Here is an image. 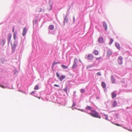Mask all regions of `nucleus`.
I'll list each match as a JSON object with an SVG mask.
<instances>
[{"mask_svg":"<svg viewBox=\"0 0 132 132\" xmlns=\"http://www.w3.org/2000/svg\"><path fill=\"white\" fill-rule=\"evenodd\" d=\"M113 41V40L112 39H111L110 40V44H112Z\"/></svg>","mask_w":132,"mask_h":132,"instance_id":"nucleus-29","label":"nucleus"},{"mask_svg":"<svg viewBox=\"0 0 132 132\" xmlns=\"http://www.w3.org/2000/svg\"><path fill=\"white\" fill-rule=\"evenodd\" d=\"M94 56L92 54H89L87 57V60H92L94 58Z\"/></svg>","mask_w":132,"mask_h":132,"instance_id":"nucleus-3","label":"nucleus"},{"mask_svg":"<svg viewBox=\"0 0 132 132\" xmlns=\"http://www.w3.org/2000/svg\"><path fill=\"white\" fill-rule=\"evenodd\" d=\"M101 58V57H97V58H96V60H98L99 59H100Z\"/></svg>","mask_w":132,"mask_h":132,"instance_id":"nucleus-32","label":"nucleus"},{"mask_svg":"<svg viewBox=\"0 0 132 132\" xmlns=\"http://www.w3.org/2000/svg\"><path fill=\"white\" fill-rule=\"evenodd\" d=\"M93 53L95 55H97L98 54V52L96 50H94L93 51Z\"/></svg>","mask_w":132,"mask_h":132,"instance_id":"nucleus-11","label":"nucleus"},{"mask_svg":"<svg viewBox=\"0 0 132 132\" xmlns=\"http://www.w3.org/2000/svg\"><path fill=\"white\" fill-rule=\"evenodd\" d=\"M38 86L37 85H36L34 88L35 90H38Z\"/></svg>","mask_w":132,"mask_h":132,"instance_id":"nucleus-22","label":"nucleus"},{"mask_svg":"<svg viewBox=\"0 0 132 132\" xmlns=\"http://www.w3.org/2000/svg\"><path fill=\"white\" fill-rule=\"evenodd\" d=\"M54 26L53 25H50L49 27V29L51 30H53L54 29Z\"/></svg>","mask_w":132,"mask_h":132,"instance_id":"nucleus-14","label":"nucleus"},{"mask_svg":"<svg viewBox=\"0 0 132 132\" xmlns=\"http://www.w3.org/2000/svg\"><path fill=\"white\" fill-rule=\"evenodd\" d=\"M12 37V35L11 34H9L8 35V41L9 43L11 41V39Z\"/></svg>","mask_w":132,"mask_h":132,"instance_id":"nucleus-13","label":"nucleus"},{"mask_svg":"<svg viewBox=\"0 0 132 132\" xmlns=\"http://www.w3.org/2000/svg\"><path fill=\"white\" fill-rule=\"evenodd\" d=\"M76 105L75 103V102H73V104L72 106H75Z\"/></svg>","mask_w":132,"mask_h":132,"instance_id":"nucleus-33","label":"nucleus"},{"mask_svg":"<svg viewBox=\"0 0 132 132\" xmlns=\"http://www.w3.org/2000/svg\"><path fill=\"white\" fill-rule=\"evenodd\" d=\"M64 90L65 91V92H67V86L65 88H64Z\"/></svg>","mask_w":132,"mask_h":132,"instance_id":"nucleus-24","label":"nucleus"},{"mask_svg":"<svg viewBox=\"0 0 132 132\" xmlns=\"http://www.w3.org/2000/svg\"><path fill=\"white\" fill-rule=\"evenodd\" d=\"M13 32H14V28H13Z\"/></svg>","mask_w":132,"mask_h":132,"instance_id":"nucleus-38","label":"nucleus"},{"mask_svg":"<svg viewBox=\"0 0 132 132\" xmlns=\"http://www.w3.org/2000/svg\"><path fill=\"white\" fill-rule=\"evenodd\" d=\"M6 88V87H4V86H3V87L2 88Z\"/></svg>","mask_w":132,"mask_h":132,"instance_id":"nucleus-39","label":"nucleus"},{"mask_svg":"<svg viewBox=\"0 0 132 132\" xmlns=\"http://www.w3.org/2000/svg\"><path fill=\"white\" fill-rule=\"evenodd\" d=\"M65 76L62 75L60 77L59 79L60 81H62L63 79L65 78Z\"/></svg>","mask_w":132,"mask_h":132,"instance_id":"nucleus-12","label":"nucleus"},{"mask_svg":"<svg viewBox=\"0 0 132 132\" xmlns=\"http://www.w3.org/2000/svg\"><path fill=\"white\" fill-rule=\"evenodd\" d=\"M5 43V41L4 40H3L1 42V45H3Z\"/></svg>","mask_w":132,"mask_h":132,"instance_id":"nucleus-23","label":"nucleus"},{"mask_svg":"<svg viewBox=\"0 0 132 132\" xmlns=\"http://www.w3.org/2000/svg\"><path fill=\"white\" fill-rule=\"evenodd\" d=\"M34 91H33L30 94H32L33 93H34Z\"/></svg>","mask_w":132,"mask_h":132,"instance_id":"nucleus-40","label":"nucleus"},{"mask_svg":"<svg viewBox=\"0 0 132 132\" xmlns=\"http://www.w3.org/2000/svg\"><path fill=\"white\" fill-rule=\"evenodd\" d=\"M103 27L104 28L105 30L106 31L107 30V26L106 23L104 22H103Z\"/></svg>","mask_w":132,"mask_h":132,"instance_id":"nucleus-8","label":"nucleus"},{"mask_svg":"<svg viewBox=\"0 0 132 132\" xmlns=\"http://www.w3.org/2000/svg\"><path fill=\"white\" fill-rule=\"evenodd\" d=\"M117 105V102L116 101H114L113 102L112 104V105L113 107H115Z\"/></svg>","mask_w":132,"mask_h":132,"instance_id":"nucleus-9","label":"nucleus"},{"mask_svg":"<svg viewBox=\"0 0 132 132\" xmlns=\"http://www.w3.org/2000/svg\"><path fill=\"white\" fill-rule=\"evenodd\" d=\"M27 29L26 28H25L24 29L22 33V35L23 36H24L26 34V32L27 31Z\"/></svg>","mask_w":132,"mask_h":132,"instance_id":"nucleus-7","label":"nucleus"},{"mask_svg":"<svg viewBox=\"0 0 132 132\" xmlns=\"http://www.w3.org/2000/svg\"><path fill=\"white\" fill-rule=\"evenodd\" d=\"M115 45L117 47L118 49H120V46L119 44L118 43H116L115 44Z\"/></svg>","mask_w":132,"mask_h":132,"instance_id":"nucleus-18","label":"nucleus"},{"mask_svg":"<svg viewBox=\"0 0 132 132\" xmlns=\"http://www.w3.org/2000/svg\"><path fill=\"white\" fill-rule=\"evenodd\" d=\"M61 67L63 69H67L68 68V66L63 64H62Z\"/></svg>","mask_w":132,"mask_h":132,"instance_id":"nucleus-15","label":"nucleus"},{"mask_svg":"<svg viewBox=\"0 0 132 132\" xmlns=\"http://www.w3.org/2000/svg\"><path fill=\"white\" fill-rule=\"evenodd\" d=\"M98 40L99 43H103L104 42V39L102 37H100L99 38Z\"/></svg>","mask_w":132,"mask_h":132,"instance_id":"nucleus-6","label":"nucleus"},{"mask_svg":"<svg viewBox=\"0 0 132 132\" xmlns=\"http://www.w3.org/2000/svg\"><path fill=\"white\" fill-rule=\"evenodd\" d=\"M16 34L15 33H14V39H15L16 38Z\"/></svg>","mask_w":132,"mask_h":132,"instance_id":"nucleus-28","label":"nucleus"},{"mask_svg":"<svg viewBox=\"0 0 132 132\" xmlns=\"http://www.w3.org/2000/svg\"><path fill=\"white\" fill-rule=\"evenodd\" d=\"M97 76H100L101 75V72H98L97 73Z\"/></svg>","mask_w":132,"mask_h":132,"instance_id":"nucleus-26","label":"nucleus"},{"mask_svg":"<svg viewBox=\"0 0 132 132\" xmlns=\"http://www.w3.org/2000/svg\"><path fill=\"white\" fill-rule=\"evenodd\" d=\"M123 58L121 56L119 57L118 60V62L119 64H122V63Z\"/></svg>","mask_w":132,"mask_h":132,"instance_id":"nucleus-4","label":"nucleus"},{"mask_svg":"<svg viewBox=\"0 0 132 132\" xmlns=\"http://www.w3.org/2000/svg\"><path fill=\"white\" fill-rule=\"evenodd\" d=\"M111 80L112 83H114L115 81V79L112 76L111 77Z\"/></svg>","mask_w":132,"mask_h":132,"instance_id":"nucleus-17","label":"nucleus"},{"mask_svg":"<svg viewBox=\"0 0 132 132\" xmlns=\"http://www.w3.org/2000/svg\"><path fill=\"white\" fill-rule=\"evenodd\" d=\"M77 62L78 59L77 58H75L74 60L72 66V68L74 69L77 67Z\"/></svg>","mask_w":132,"mask_h":132,"instance_id":"nucleus-2","label":"nucleus"},{"mask_svg":"<svg viewBox=\"0 0 132 132\" xmlns=\"http://www.w3.org/2000/svg\"><path fill=\"white\" fill-rule=\"evenodd\" d=\"M92 112H94V113H95V112H96V111H94V110H92Z\"/></svg>","mask_w":132,"mask_h":132,"instance_id":"nucleus-35","label":"nucleus"},{"mask_svg":"<svg viewBox=\"0 0 132 132\" xmlns=\"http://www.w3.org/2000/svg\"><path fill=\"white\" fill-rule=\"evenodd\" d=\"M68 19L67 18L66 16L65 17V18H64V23H67L68 22Z\"/></svg>","mask_w":132,"mask_h":132,"instance_id":"nucleus-19","label":"nucleus"},{"mask_svg":"<svg viewBox=\"0 0 132 132\" xmlns=\"http://www.w3.org/2000/svg\"><path fill=\"white\" fill-rule=\"evenodd\" d=\"M88 114L93 117L98 118L99 119L101 118L100 115H99L98 113L97 112H95V113H88Z\"/></svg>","mask_w":132,"mask_h":132,"instance_id":"nucleus-1","label":"nucleus"},{"mask_svg":"<svg viewBox=\"0 0 132 132\" xmlns=\"http://www.w3.org/2000/svg\"><path fill=\"white\" fill-rule=\"evenodd\" d=\"M79 61L80 62H81V61L80 59H79Z\"/></svg>","mask_w":132,"mask_h":132,"instance_id":"nucleus-41","label":"nucleus"},{"mask_svg":"<svg viewBox=\"0 0 132 132\" xmlns=\"http://www.w3.org/2000/svg\"><path fill=\"white\" fill-rule=\"evenodd\" d=\"M101 86L103 88H105L106 87V85L105 82H102Z\"/></svg>","mask_w":132,"mask_h":132,"instance_id":"nucleus-16","label":"nucleus"},{"mask_svg":"<svg viewBox=\"0 0 132 132\" xmlns=\"http://www.w3.org/2000/svg\"><path fill=\"white\" fill-rule=\"evenodd\" d=\"M104 115L105 117V119L106 120H108V116L107 115L104 114Z\"/></svg>","mask_w":132,"mask_h":132,"instance_id":"nucleus-25","label":"nucleus"},{"mask_svg":"<svg viewBox=\"0 0 132 132\" xmlns=\"http://www.w3.org/2000/svg\"><path fill=\"white\" fill-rule=\"evenodd\" d=\"M80 91L81 93H84L85 92V89H81L80 90Z\"/></svg>","mask_w":132,"mask_h":132,"instance_id":"nucleus-21","label":"nucleus"},{"mask_svg":"<svg viewBox=\"0 0 132 132\" xmlns=\"http://www.w3.org/2000/svg\"><path fill=\"white\" fill-rule=\"evenodd\" d=\"M38 98L39 99H40V97H38Z\"/></svg>","mask_w":132,"mask_h":132,"instance_id":"nucleus-42","label":"nucleus"},{"mask_svg":"<svg viewBox=\"0 0 132 132\" xmlns=\"http://www.w3.org/2000/svg\"><path fill=\"white\" fill-rule=\"evenodd\" d=\"M50 10H51L52 9V6L51 5H50Z\"/></svg>","mask_w":132,"mask_h":132,"instance_id":"nucleus-36","label":"nucleus"},{"mask_svg":"<svg viewBox=\"0 0 132 132\" xmlns=\"http://www.w3.org/2000/svg\"><path fill=\"white\" fill-rule=\"evenodd\" d=\"M124 128L125 129H126L128 130H129V131H132V130H130V129H127L126 128H125V127H124Z\"/></svg>","mask_w":132,"mask_h":132,"instance_id":"nucleus-31","label":"nucleus"},{"mask_svg":"<svg viewBox=\"0 0 132 132\" xmlns=\"http://www.w3.org/2000/svg\"><path fill=\"white\" fill-rule=\"evenodd\" d=\"M115 125H116L118 126H121L119 124L117 123V124H115Z\"/></svg>","mask_w":132,"mask_h":132,"instance_id":"nucleus-30","label":"nucleus"},{"mask_svg":"<svg viewBox=\"0 0 132 132\" xmlns=\"http://www.w3.org/2000/svg\"><path fill=\"white\" fill-rule=\"evenodd\" d=\"M56 76H57V77L59 78H60V75H59V73L57 72L56 73Z\"/></svg>","mask_w":132,"mask_h":132,"instance_id":"nucleus-27","label":"nucleus"},{"mask_svg":"<svg viewBox=\"0 0 132 132\" xmlns=\"http://www.w3.org/2000/svg\"><path fill=\"white\" fill-rule=\"evenodd\" d=\"M86 109L87 110H90L92 108L90 106H88L86 108Z\"/></svg>","mask_w":132,"mask_h":132,"instance_id":"nucleus-20","label":"nucleus"},{"mask_svg":"<svg viewBox=\"0 0 132 132\" xmlns=\"http://www.w3.org/2000/svg\"><path fill=\"white\" fill-rule=\"evenodd\" d=\"M55 86L57 87H59V85H56V84H55L54 85Z\"/></svg>","mask_w":132,"mask_h":132,"instance_id":"nucleus-34","label":"nucleus"},{"mask_svg":"<svg viewBox=\"0 0 132 132\" xmlns=\"http://www.w3.org/2000/svg\"><path fill=\"white\" fill-rule=\"evenodd\" d=\"M60 63L59 62H55V61L53 63L52 66V69L53 71H54V67L55 65L56 64H59Z\"/></svg>","mask_w":132,"mask_h":132,"instance_id":"nucleus-5","label":"nucleus"},{"mask_svg":"<svg viewBox=\"0 0 132 132\" xmlns=\"http://www.w3.org/2000/svg\"><path fill=\"white\" fill-rule=\"evenodd\" d=\"M3 85H0V87L2 88L3 87Z\"/></svg>","mask_w":132,"mask_h":132,"instance_id":"nucleus-37","label":"nucleus"},{"mask_svg":"<svg viewBox=\"0 0 132 132\" xmlns=\"http://www.w3.org/2000/svg\"><path fill=\"white\" fill-rule=\"evenodd\" d=\"M112 97V99H113L117 95L114 92H113L111 93Z\"/></svg>","mask_w":132,"mask_h":132,"instance_id":"nucleus-10","label":"nucleus"},{"mask_svg":"<svg viewBox=\"0 0 132 132\" xmlns=\"http://www.w3.org/2000/svg\"><path fill=\"white\" fill-rule=\"evenodd\" d=\"M110 54H108L109 55H110Z\"/></svg>","mask_w":132,"mask_h":132,"instance_id":"nucleus-43","label":"nucleus"}]
</instances>
